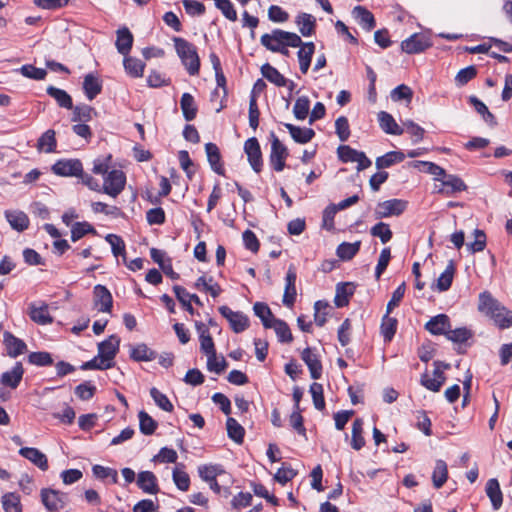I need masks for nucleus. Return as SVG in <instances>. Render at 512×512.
Returning <instances> with one entry per match:
<instances>
[{"label": "nucleus", "mask_w": 512, "mask_h": 512, "mask_svg": "<svg viewBox=\"0 0 512 512\" xmlns=\"http://www.w3.org/2000/svg\"><path fill=\"white\" fill-rule=\"evenodd\" d=\"M478 311L491 319L500 329L512 326V312L502 305L489 291L478 296Z\"/></svg>", "instance_id": "obj_1"}, {"label": "nucleus", "mask_w": 512, "mask_h": 512, "mask_svg": "<svg viewBox=\"0 0 512 512\" xmlns=\"http://www.w3.org/2000/svg\"><path fill=\"white\" fill-rule=\"evenodd\" d=\"M178 57L191 76L199 74L200 58L194 44L184 38L173 37L172 39Z\"/></svg>", "instance_id": "obj_2"}, {"label": "nucleus", "mask_w": 512, "mask_h": 512, "mask_svg": "<svg viewBox=\"0 0 512 512\" xmlns=\"http://www.w3.org/2000/svg\"><path fill=\"white\" fill-rule=\"evenodd\" d=\"M260 43L267 50L276 52L281 50L280 48H283V45H290L294 48L298 47L302 44V40L296 33L274 29L271 33L263 34L260 38Z\"/></svg>", "instance_id": "obj_3"}, {"label": "nucleus", "mask_w": 512, "mask_h": 512, "mask_svg": "<svg viewBox=\"0 0 512 512\" xmlns=\"http://www.w3.org/2000/svg\"><path fill=\"white\" fill-rule=\"evenodd\" d=\"M125 184V173L121 170L113 169L104 177L102 193L116 198L124 190Z\"/></svg>", "instance_id": "obj_4"}, {"label": "nucleus", "mask_w": 512, "mask_h": 512, "mask_svg": "<svg viewBox=\"0 0 512 512\" xmlns=\"http://www.w3.org/2000/svg\"><path fill=\"white\" fill-rule=\"evenodd\" d=\"M433 45L429 35L414 33L401 42V50L407 54H419Z\"/></svg>", "instance_id": "obj_5"}, {"label": "nucleus", "mask_w": 512, "mask_h": 512, "mask_svg": "<svg viewBox=\"0 0 512 512\" xmlns=\"http://www.w3.org/2000/svg\"><path fill=\"white\" fill-rule=\"evenodd\" d=\"M287 147L278 139L274 132H271V152L269 162L272 168L281 172L285 167V160L288 157Z\"/></svg>", "instance_id": "obj_6"}, {"label": "nucleus", "mask_w": 512, "mask_h": 512, "mask_svg": "<svg viewBox=\"0 0 512 512\" xmlns=\"http://www.w3.org/2000/svg\"><path fill=\"white\" fill-rule=\"evenodd\" d=\"M219 313L227 319L230 324L231 329L235 333H241L245 331L249 326L248 317L239 311H233L228 306L219 307Z\"/></svg>", "instance_id": "obj_7"}, {"label": "nucleus", "mask_w": 512, "mask_h": 512, "mask_svg": "<svg viewBox=\"0 0 512 512\" xmlns=\"http://www.w3.org/2000/svg\"><path fill=\"white\" fill-rule=\"evenodd\" d=\"M51 169L58 176L78 177L82 173L83 165L79 159H60Z\"/></svg>", "instance_id": "obj_8"}, {"label": "nucleus", "mask_w": 512, "mask_h": 512, "mask_svg": "<svg viewBox=\"0 0 512 512\" xmlns=\"http://www.w3.org/2000/svg\"><path fill=\"white\" fill-rule=\"evenodd\" d=\"M66 494L60 491L44 488L41 490V501L49 511L56 512L62 509L66 503Z\"/></svg>", "instance_id": "obj_9"}, {"label": "nucleus", "mask_w": 512, "mask_h": 512, "mask_svg": "<svg viewBox=\"0 0 512 512\" xmlns=\"http://www.w3.org/2000/svg\"><path fill=\"white\" fill-rule=\"evenodd\" d=\"M406 202L400 199H391L377 204L375 215L376 218H387L390 216H398L404 212Z\"/></svg>", "instance_id": "obj_10"}, {"label": "nucleus", "mask_w": 512, "mask_h": 512, "mask_svg": "<svg viewBox=\"0 0 512 512\" xmlns=\"http://www.w3.org/2000/svg\"><path fill=\"white\" fill-rule=\"evenodd\" d=\"M244 151L247 154L248 162L252 169L259 173L262 170L263 160L260 144L255 137H251L245 141Z\"/></svg>", "instance_id": "obj_11"}, {"label": "nucleus", "mask_w": 512, "mask_h": 512, "mask_svg": "<svg viewBox=\"0 0 512 512\" xmlns=\"http://www.w3.org/2000/svg\"><path fill=\"white\" fill-rule=\"evenodd\" d=\"M94 306L100 312L110 313L113 305V298L110 291L103 285H96L93 289Z\"/></svg>", "instance_id": "obj_12"}, {"label": "nucleus", "mask_w": 512, "mask_h": 512, "mask_svg": "<svg viewBox=\"0 0 512 512\" xmlns=\"http://www.w3.org/2000/svg\"><path fill=\"white\" fill-rule=\"evenodd\" d=\"M3 344L7 355L11 358H16L19 355L24 354L27 350L26 343L9 331H5L3 334Z\"/></svg>", "instance_id": "obj_13"}, {"label": "nucleus", "mask_w": 512, "mask_h": 512, "mask_svg": "<svg viewBox=\"0 0 512 512\" xmlns=\"http://www.w3.org/2000/svg\"><path fill=\"white\" fill-rule=\"evenodd\" d=\"M28 315L33 322L39 325H47L53 322V318L49 314L48 305L44 302L30 303Z\"/></svg>", "instance_id": "obj_14"}, {"label": "nucleus", "mask_w": 512, "mask_h": 512, "mask_svg": "<svg viewBox=\"0 0 512 512\" xmlns=\"http://www.w3.org/2000/svg\"><path fill=\"white\" fill-rule=\"evenodd\" d=\"M296 278H297L296 269L293 265H291L286 273V277H285L286 284H285L283 300H282L283 304L286 305L287 307L293 306V304L296 300V295H297L296 287H295Z\"/></svg>", "instance_id": "obj_15"}, {"label": "nucleus", "mask_w": 512, "mask_h": 512, "mask_svg": "<svg viewBox=\"0 0 512 512\" xmlns=\"http://www.w3.org/2000/svg\"><path fill=\"white\" fill-rule=\"evenodd\" d=\"M440 181L442 182L443 187L440 188L438 192L447 196H450L456 192L465 191L467 189L464 181L457 175L447 174L445 172V175H443Z\"/></svg>", "instance_id": "obj_16"}, {"label": "nucleus", "mask_w": 512, "mask_h": 512, "mask_svg": "<svg viewBox=\"0 0 512 512\" xmlns=\"http://www.w3.org/2000/svg\"><path fill=\"white\" fill-rule=\"evenodd\" d=\"M301 358L307 365L311 378L314 380L320 379L323 368L318 355L311 348L307 347L302 351Z\"/></svg>", "instance_id": "obj_17"}, {"label": "nucleus", "mask_w": 512, "mask_h": 512, "mask_svg": "<svg viewBox=\"0 0 512 512\" xmlns=\"http://www.w3.org/2000/svg\"><path fill=\"white\" fill-rule=\"evenodd\" d=\"M133 34L127 27L119 28L116 31V42L115 46L118 51L123 56L129 55L132 45H133Z\"/></svg>", "instance_id": "obj_18"}, {"label": "nucleus", "mask_w": 512, "mask_h": 512, "mask_svg": "<svg viewBox=\"0 0 512 512\" xmlns=\"http://www.w3.org/2000/svg\"><path fill=\"white\" fill-rule=\"evenodd\" d=\"M195 327L199 334L201 351L206 356H209V355L213 356V354H215V352H216V349H215L213 339L209 333L208 327L202 322H196Z\"/></svg>", "instance_id": "obj_19"}, {"label": "nucleus", "mask_w": 512, "mask_h": 512, "mask_svg": "<svg viewBox=\"0 0 512 512\" xmlns=\"http://www.w3.org/2000/svg\"><path fill=\"white\" fill-rule=\"evenodd\" d=\"M19 454L42 471H46L49 467L46 455L37 448L22 447L19 450Z\"/></svg>", "instance_id": "obj_20"}, {"label": "nucleus", "mask_w": 512, "mask_h": 512, "mask_svg": "<svg viewBox=\"0 0 512 512\" xmlns=\"http://www.w3.org/2000/svg\"><path fill=\"white\" fill-rule=\"evenodd\" d=\"M119 346L120 338L117 335H111L108 339L98 344V353L109 362H114Z\"/></svg>", "instance_id": "obj_21"}, {"label": "nucleus", "mask_w": 512, "mask_h": 512, "mask_svg": "<svg viewBox=\"0 0 512 512\" xmlns=\"http://www.w3.org/2000/svg\"><path fill=\"white\" fill-rule=\"evenodd\" d=\"M425 328L433 335H445L451 328L450 319L445 314H439L432 317L426 324Z\"/></svg>", "instance_id": "obj_22"}, {"label": "nucleus", "mask_w": 512, "mask_h": 512, "mask_svg": "<svg viewBox=\"0 0 512 512\" xmlns=\"http://www.w3.org/2000/svg\"><path fill=\"white\" fill-rule=\"evenodd\" d=\"M352 15L362 29L371 31L376 26L374 15L364 6H356L352 10Z\"/></svg>", "instance_id": "obj_23"}, {"label": "nucleus", "mask_w": 512, "mask_h": 512, "mask_svg": "<svg viewBox=\"0 0 512 512\" xmlns=\"http://www.w3.org/2000/svg\"><path fill=\"white\" fill-rule=\"evenodd\" d=\"M299 47L300 49L297 52L299 68L303 74H306L309 70L312 56L315 52V44L313 42H302V44Z\"/></svg>", "instance_id": "obj_24"}, {"label": "nucleus", "mask_w": 512, "mask_h": 512, "mask_svg": "<svg viewBox=\"0 0 512 512\" xmlns=\"http://www.w3.org/2000/svg\"><path fill=\"white\" fill-rule=\"evenodd\" d=\"M137 485L147 494H157L159 492L157 478L151 471L140 472L137 477Z\"/></svg>", "instance_id": "obj_25"}, {"label": "nucleus", "mask_w": 512, "mask_h": 512, "mask_svg": "<svg viewBox=\"0 0 512 512\" xmlns=\"http://www.w3.org/2000/svg\"><path fill=\"white\" fill-rule=\"evenodd\" d=\"M355 292V285L352 282L338 283L334 303L336 307L342 308L348 305L350 297Z\"/></svg>", "instance_id": "obj_26"}, {"label": "nucleus", "mask_w": 512, "mask_h": 512, "mask_svg": "<svg viewBox=\"0 0 512 512\" xmlns=\"http://www.w3.org/2000/svg\"><path fill=\"white\" fill-rule=\"evenodd\" d=\"M24 374V369L21 362H17L10 371H6L1 375V383L15 389L20 384Z\"/></svg>", "instance_id": "obj_27"}, {"label": "nucleus", "mask_w": 512, "mask_h": 512, "mask_svg": "<svg viewBox=\"0 0 512 512\" xmlns=\"http://www.w3.org/2000/svg\"><path fill=\"white\" fill-rule=\"evenodd\" d=\"M83 91L90 101L93 100L102 91L101 79L93 73L87 74L83 81Z\"/></svg>", "instance_id": "obj_28"}, {"label": "nucleus", "mask_w": 512, "mask_h": 512, "mask_svg": "<svg viewBox=\"0 0 512 512\" xmlns=\"http://www.w3.org/2000/svg\"><path fill=\"white\" fill-rule=\"evenodd\" d=\"M284 126L289 131L292 139L300 144L310 142L315 136V131L312 128H301L290 123H285Z\"/></svg>", "instance_id": "obj_29"}, {"label": "nucleus", "mask_w": 512, "mask_h": 512, "mask_svg": "<svg viewBox=\"0 0 512 512\" xmlns=\"http://www.w3.org/2000/svg\"><path fill=\"white\" fill-rule=\"evenodd\" d=\"M378 121L381 129L390 135H402L404 130L401 128L391 114L385 111L378 113Z\"/></svg>", "instance_id": "obj_30"}, {"label": "nucleus", "mask_w": 512, "mask_h": 512, "mask_svg": "<svg viewBox=\"0 0 512 512\" xmlns=\"http://www.w3.org/2000/svg\"><path fill=\"white\" fill-rule=\"evenodd\" d=\"M205 151H206L207 159L211 166V169L215 173H217L219 175H223L224 168L221 163V154H220V151H219V148L217 147V145L209 142L205 145Z\"/></svg>", "instance_id": "obj_31"}, {"label": "nucleus", "mask_w": 512, "mask_h": 512, "mask_svg": "<svg viewBox=\"0 0 512 512\" xmlns=\"http://www.w3.org/2000/svg\"><path fill=\"white\" fill-rule=\"evenodd\" d=\"M468 102L489 126L495 127L497 125L495 116L489 111L484 102L473 95L468 98Z\"/></svg>", "instance_id": "obj_32"}, {"label": "nucleus", "mask_w": 512, "mask_h": 512, "mask_svg": "<svg viewBox=\"0 0 512 512\" xmlns=\"http://www.w3.org/2000/svg\"><path fill=\"white\" fill-rule=\"evenodd\" d=\"M295 22L303 36L308 37L315 33L316 19L311 14L300 13Z\"/></svg>", "instance_id": "obj_33"}, {"label": "nucleus", "mask_w": 512, "mask_h": 512, "mask_svg": "<svg viewBox=\"0 0 512 512\" xmlns=\"http://www.w3.org/2000/svg\"><path fill=\"white\" fill-rule=\"evenodd\" d=\"M5 217L11 227L17 231H24L29 226V218L22 211H6Z\"/></svg>", "instance_id": "obj_34"}, {"label": "nucleus", "mask_w": 512, "mask_h": 512, "mask_svg": "<svg viewBox=\"0 0 512 512\" xmlns=\"http://www.w3.org/2000/svg\"><path fill=\"white\" fill-rule=\"evenodd\" d=\"M180 107L186 121H192L195 119L198 108L194 97L190 93H183L180 99Z\"/></svg>", "instance_id": "obj_35"}, {"label": "nucleus", "mask_w": 512, "mask_h": 512, "mask_svg": "<svg viewBox=\"0 0 512 512\" xmlns=\"http://www.w3.org/2000/svg\"><path fill=\"white\" fill-rule=\"evenodd\" d=\"M486 494L489 497L492 506L495 510H498L503 501L502 492L497 479H489L486 483Z\"/></svg>", "instance_id": "obj_36"}, {"label": "nucleus", "mask_w": 512, "mask_h": 512, "mask_svg": "<svg viewBox=\"0 0 512 512\" xmlns=\"http://www.w3.org/2000/svg\"><path fill=\"white\" fill-rule=\"evenodd\" d=\"M261 73L264 78H266L269 82L273 83L277 87H284L288 83V79L285 78L275 67L269 63L262 65Z\"/></svg>", "instance_id": "obj_37"}, {"label": "nucleus", "mask_w": 512, "mask_h": 512, "mask_svg": "<svg viewBox=\"0 0 512 512\" xmlns=\"http://www.w3.org/2000/svg\"><path fill=\"white\" fill-rule=\"evenodd\" d=\"M405 159V154L401 151H390L386 154L377 157L375 161L376 168L381 170L389 168L396 163H400Z\"/></svg>", "instance_id": "obj_38"}, {"label": "nucleus", "mask_w": 512, "mask_h": 512, "mask_svg": "<svg viewBox=\"0 0 512 512\" xmlns=\"http://www.w3.org/2000/svg\"><path fill=\"white\" fill-rule=\"evenodd\" d=\"M130 357L137 362L152 361L157 358V353L150 349L146 344L141 343L131 349Z\"/></svg>", "instance_id": "obj_39"}, {"label": "nucleus", "mask_w": 512, "mask_h": 512, "mask_svg": "<svg viewBox=\"0 0 512 512\" xmlns=\"http://www.w3.org/2000/svg\"><path fill=\"white\" fill-rule=\"evenodd\" d=\"M46 92L49 96L56 100L60 107L69 110L73 108L72 98L65 90L54 86H48Z\"/></svg>", "instance_id": "obj_40"}, {"label": "nucleus", "mask_w": 512, "mask_h": 512, "mask_svg": "<svg viewBox=\"0 0 512 512\" xmlns=\"http://www.w3.org/2000/svg\"><path fill=\"white\" fill-rule=\"evenodd\" d=\"M448 479V468L444 460H437L432 473V482L435 488H441Z\"/></svg>", "instance_id": "obj_41"}, {"label": "nucleus", "mask_w": 512, "mask_h": 512, "mask_svg": "<svg viewBox=\"0 0 512 512\" xmlns=\"http://www.w3.org/2000/svg\"><path fill=\"white\" fill-rule=\"evenodd\" d=\"M123 65L126 73L131 77H142L145 64L140 59L124 56Z\"/></svg>", "instance_id": "obj_42"}, {"label": "nucleus", "mask_w": 512, "mask_h": 512, "mask_svg": "<svg viewBox=\"0 0 512 512\" xmlns=\"http://www.w3.org/2000/svg\"><path fill=\"white\" fill-rule=\"evenodd\" d=\"M454 273H455V263L453 260H450L446 269L440 274V276L437 279L436 287L440 292H444L451 287Z\"/></svg>", "instance_id": "obj_43"}, {"label": "nucleus", "mask_w": 512, "mask_h": 512, "mask_svg": "<svg viewBox=\"0 0 512 512\" xmlns=\"http://www.w3.org/2000/svg\"><path fill=\"white\" fill-rule=\"evenodd\" d=\"M195 286L199 290H203L209 293L213 298H216L221 293V287L218 283H216L212 277L207 278L206 276H201L197 279Z\"/></svg>", "instance_id": "obj_44"}, {"label": "nucleus", "mask_w": 512, "mask_h": 512, "mask_svg": "<svg viewBox=\"0 0 512 512\" xmlns=\"http://www.w3.org/2000/svg\"><path fill=\"white\" fill-rule=\"evenodd\" d=\"M363 420L357 418L352 424V438L351 446L355 450H360L365 446V439L363 437Z\"/></svg>", "instance_id": "obj_45"}, {"label": "nucleus", "mask_w": 512, "mask_h": 512, "mask_svg": "<svg viewBox=\"0 0 512 512\" xmlns=\"http://www.w3.org/2000/svg\"><path fill=\"white\" fill-rule=\"evenodd\" d=\"M56 138L55 131L52 129H48L45 131L37 142V148L40 151H45L46 153L54 152L56 149Z\"/></svg>", "instance_id": "obj_46"}, {"label": "nucleus", "mask_w": 512, "mask_h": 512, "mask_svg": "<svg viewBox=\"0 0 512 512\" xmlns=\"http://www.w3.org/2000/svg\"><path fill=\"white\" fill-rule=\"evenodd\" d=\"M486 245V235L482 230L476 229L473 233V240L466 241V251L474 254L481 252Z\"/></svg>", "instance_id": "obj_47"}, {"label": "nucleus", "mask_w": 512, "mask_h": 512, "mask_svg": "<svg viewBox=\"0 0 512 512\" xmlns=\"http://www.w3.org/2000/svg\"><path fill=\"white\" fill-rule=\"evenodd\" d=\"M253 311L255 315L261 319L265 328H270L272 321L276 319L269 306L263 302H256L253 306Z\"/></svg>", "instance_id": "obj_48"}, {"label": "nucleus", "mask_w": 512, "mask_h": 512, "mask_svg": "<svg viewBox=\"0 0 512 512\" xmlns=\"http://www.w3.org/2000/svg\"><path fill=\"white\" fill-rule=\"evenodd\" d=\"M270 328H273L278 340L282 343H290L293 340L292 333L286 322L280 319L272 321Z\"/></svg>", "instance_id": "obj_49"}, {"label": "nucleus", "mask_w": 512, "mask_h": 512, "mask_svg": "<svg viewBox=\"0 0 512 512\" xmlns=\"http://www.w3.org/2000/svg\"><path fill=\"white\" fill-rule=\"evenodd\" d=\"M227 434L230 439L238 444H241L244 440L245 430L244 428L232 417H228L226 421Z\"/></svg>", "instance_id": "obj_50"}, {"label": "nucleus", "mask_w": 512, "mask_h": 512, "mask_svg": "<svg viewBox=\"0 0 512 512\" xmlns=\"http://www.w3.org/2000/svg\"><path fill=\"white\" fill-rule=\"evenodd\" d=\"M139 418V429L144 435H152L158 424L157 422L144 410L138 413Z\"/></svg>", "instance_id": "obj_51"}, {"label": "nucleus", "mask_w": 512, "mask_h": 512, "mask_svg": "<svg viewBox=\"0 0 512 512\" xmlns=\"http://www.w3.org/2000/svg\"><path fill=\"white\" fill-rule=\"evenodd\" d=\"M73 109V122H88L92 119L93 115H96L97 112L95 109L89 105H77Z\"/></svg>", "instance_id": "obj_52"}, {"label": "nucleus", "mask_w": 512, "mask_h": 512, "mask_svg": "<svg viewBox=\"0 0 512 512\" xmlns=\"http://www.w3.org/2000/svg\"><path fill=\"white\" fill-rule=\"evenodd\" d=\"M198 473L203 481L209 482L224 474L225 471L221 465H201L198 467Z\"/></svg>", "instance_id": "obj_53"}, {"label": "nucleus", "mask_w": 512, "mask_h": 512, "mask_svg": "<svg viewBox=\"0 0 512 512\" xmlns=\"http://www.w3.org/2000/svg\"><path fill=\"white\" fill-rule=\"evenodd\" d=\"M414 166L418 167L423 172L433 175L436 181H440L446 172L442 167L429 161H416Z\"/></svg>", "instance_id": "obj_54"}, {"label": "nucleus", "mask_w": 512, "mask_h": 512, "mask_svg": "<svg viewBox=\"0 0 512 512\" xmlns=\"http://www.w3.org/2000/svg\"><path fill=\"white\" fill-rule=\"evenodd\" d=\"M2 506L5 512H22L20 497L13 492L2 496Z\"/></svg>", "instance_id": "obj_55"}, {"label": "nucleus", "mask_w": 512, "mask_h": 512, "mask_svg": "<svg viewBox=\"0 0 512 512\" xmlns=\"http://www.w3.org/2000/svg\"><path fill=\"white\" fill-rule=\"evenodd\" d=\"M114 366V362H109L98 353L92 360L84 362L81 365L82 370H106Z\"/></svg>", "instance_id": "obj_56"}, {"label": "nucleus", "mask_w": 512, "mask_h": 512, "mask_svg": "<svg viewBox=\"0 0 512 512\" xmlns=\"http://www.w3.org/2000/svg\"><path fill=\"white\" fill-rule=\"evenodd\" d=\"M94 232V227L88 222H75L71 227V240L76 242L86 234Z\"/></svg>", "instance_id": "obj_57"}, {"label": "nucleus", "mask_w": 512, "mask_h": 512, "mask_svg": "<svg viewBox=\"0 0 512 512\" xmlns=\"http://www.w3.org/2000/svg\"><path fill=\"white\" fill-rule=\"evenodd\" d=\"M310 109V100L307 96L299 97L293 107V113L296 119L304 120L308 116Z\"/></svg>", "instance_id": "obj_58"}, {"label": "nucleus", "mask_w": 512, "mask_h": 512, "mask_svg": "<svg viewBox=\"0 0 512 512\" xmlns=\"http://www.w3.org/2000/svg\"><path fill=\"white\" fill-rule=\"evenodd\" d=\"M472 336L473 333L466 327L456 328L454 330L450 328L446 333V338L454 343H464Z\"/></svg>", "instance_id": "obj_59"}, {"label": "nucleus", "mask_w": 512, "mask_h": 512, "mask_svg": "<svg viewBox=\"0 0 512 512\" xmlns=\"http://www.w3.org/2000/svg\"><path fill=\"white\" fill-rule=\"evenodd\" d=\"M150 395L152 399L154 400L155 404L161 408L162 410L166 412H172L173 411V404L168 399V397L160 392L157 388L153 387L150 389Z\"/></svg>", "instance_id": "obj_60"}, {"label": "nucleus", "mask_w": 512, "mask_h": 512, "mask_svg": "<svg viewBox=\"0 0 512 512\" xmlns=\"http://www.w3.org/2000/svg\"><path fill=\"white\" fill-rule=\"evenodd\" d=\"M28 362L32 365L44 367L53 364V359L50 353L40 351L32 352L28 355Z\"/></svg>", "instance_id": "obj_61"}, {"label": "nucleus", "mask_w": 512, "mask_h": 512, "mask_svg": "<svg viewBox=\"0 0 512 512\" xmlns=\"http://www.w3.org/2000/svg\"><path fill=\"white\" fill-rule=\"evenodd\" d=\"M173 481L177 488L181 491H187L190 486V477L189 475L178 466L173 470Z\"/></svg>", "instance_id": "obj_62"}, {"label": "nucleus", "mask_w": 512, "mask_h": 512, "mask_svg": "<svg viewBox=\"0 0 512 512\" xmlns=\"http://www.w3.org/2000/svg\"><path fill=\"white\" fill-rule=\"evenodd\" d=\"M388 315L389 314L386 313L381 324V330L385 341H390L393 338L397 328V320L389 317Z\"/></svg>", "instance_id": "obj_63"}, {"label": "nucleus", "mask_w": 512, "mask_h": 512, "mask_svg": "<svg viewBox=\"0 0 512 512\" xmlns=\"http://www.w3.org/2000/svg\"><path fill=\"white\" fill-rule=\"evenodd\" d=\"M174 293L176 295L177 300L183 305L185 310L189 312L191 315L194 314V309L191 305V296L190 293L181 286H174L173 287Z\"/></svg>", "instance_id": "obj_64"}]
</instances>
